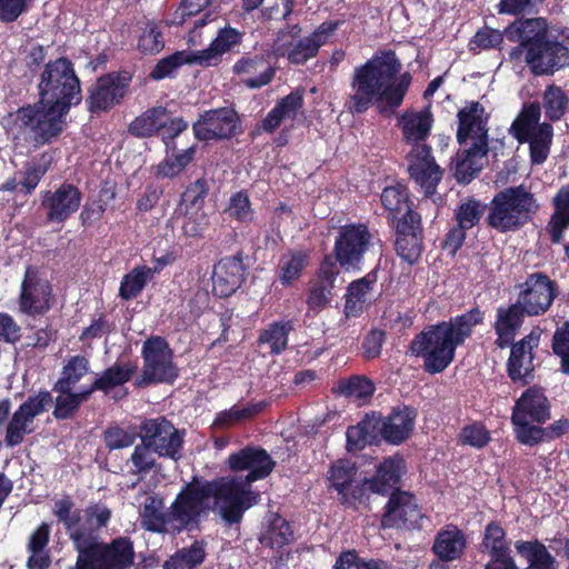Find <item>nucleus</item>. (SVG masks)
<instances>
[{
  "mask_svg": "<svg viewBox=\"0 0 569 569\" xmlns=\"http://www.w3.org/2000/svg\"><path fill=\"white\" fill-rule=\"evenodd\" d=\"M242 38L243 33L233 27L227 26L219 29L216 38L207 49L196 51L199 58V66L209 67L218 64L220 57L239 46L242 42Z\"/></svg>",
  "mask_w": 569,
  "mask_h": 569,
  "instance_id": "34",
  "label": "nucleus"
},
{
  "mask_svg": "<svg viewBox=\"0 0 569 569\" xmlns=\"http://www.w3.org/2000/svg\"><path fill=\"white\" fill-rule=\"evenodd\" d=\"M224 213L229 218L239 223H250L254 218V210L252 208L249 194L246 190H240L231 194Z\"/></svg>",
  "mask_w": 569,
  "mask_h": 569,
  "instance_id": "54",
  "label": "nucleus"
},
{
  "mask_svg": "<svg viewBox=\"0 0 569 569\" xmlns=\"http://www.w3.org/2000/svg\"><path fill=\"white\" fill-rule=\"evenodd\" d=\"M69 112L70 110H62L39 100L37 103L18 108L12 114L13 127L18 134H22L36 148L42 147L51 143L63 132Z\"/></svg>",
  "mask_w": 569,
  "mask_h": 569,
  "instance_id": "9",
  "label": "nucleus"
},
{
  "mask_svg": "<svg viewBox=\"0 0 569 569\" xmlns=\"http://www.w3.org/2000/svg\"><path fill=\"white\" fill-rule=\"evenodd\" d=\"M356 470L348 461L338 460L329 469L328 488H333L338 493H342L351 487Z\"/></svg>",
  "mask_w": 569,
  "mask_h": 569,
  "instance_id": "59",
  "label": "nucleus"
},
{
  "mask_svg": "<svg viewBox=\"0 0 569 569\" xmlns=\"http://www.w3.org/2000/svg\"><path fill=\"white\" fill-rule=\"evenodd\" d=\"M466 545L463 531L450 523L437 532L431 550L439 560L448 562L459 559L463 555Z\"/></svg>",
  "mask_w": 569,
  "mask_h": 569,
  "instance_id": "32",
  "label": "nucleus"
},
{
  "mask_svg": "<svg viewBox=\"0 0 569 569\" xmlns=\"http://www.w3.org/2000/svg\"><path fill=\"white\" fill-rule=\"evenodd\" d=\"M54 302L51 282L37 266H27L18 296L19 311L30 317L44 316Z\"/></svg>",
  "mask_w": 569,
  "mask_h": 569,
  "instance_id": "16",
  "label": "nucleus"
},
{
  "mask_svg": "<svg viewBox=\"0 0 569 569\" xmlns=\"http://www.w3.org/2000/svg\"><path fill=\"white\" fill-rule=\"evenodd\" d=\"M184 64H199V58L196 51H176L160 59L150 71L149 78L154 81L173 78L178 69Z\"/></svg>",
  "mask_w": 569,
  "mask_h": 569,
  "instance_id": "43",
  "label": "nucleus"
},
{
  "mask_svg": "<svg viewBox=\"0 0 569 569\" xmlns=\"http://www.w3.org/2000/svg\"><path fill=\"white\" fill-rule=\"evenodd\" d=\"M550 418L551 405L543 389L539 386L527 388L512 407L510 419L516 440L525 445L533 433L531 430L545 425Z\"/></svg>",
  "mask_w": 569,
  "mask_h": 569,
  "instance_id": "11",
  "label": "nucleus"
},
{
  "mask_svg": "<svg viewBox=\"0 0 569 569\" xmlns=\"http://www.w3.org/2000/svg\"><path fill=\"white\" fill-rule=\"evenodd\" d=\"M152 278V269L147 266L134 267L122 277L119 297L129 301L137 298Z\"/></svg>",
  "mask_w": 569,
  "mask_h": 569,
  "instance_id": "46",
  "label": "nucleus"
},
{
  "mask_svg": "<svg viewBox=\"0 0 569 569\" xmlns=\"http://www.w3.org/2000/svg\"><path fill=\"white\" fill-rule=\"evenodd\" d=\"M528 140L519 141L529 143V154L532 164H542L549 157L553 139V127L550 122H542L535 131L528 134Z\"/></svg>",
  "mask_w": 569,
  "mask_h": 569,
  "instance_id": "42",
  "label": "nucleus"
},
{
  "mask_svg": "<svg viewBox=\"0 0 569 569\" xmlns=\"http://www.w3.org/2000/svg\"><path fill=\"white\" fill-rule=\"evenodd\" d=\"M51 527L41 522L29 536L27 550L30 556L27 559L28 569H48L51 566V555L48 549Z\"/></svg>",
  "mask_w": 569,
  "mask_h": 569,
  "instance_id": "36",
  "label": "nucleus"
},
{
  "mask_svg": "<svg viewBox=\"0 0 569 569\" xmlns=\"http://www.w3.org/2000/svg\"><path fill=\"white\" fill-rule=\"evenodd\" d=\"M163 509L164 499L160 495H148L139 510L141 527L148 532L177 536L199 531L201 522L210 512L214 513V506H211L198 476L183 485L170 507L166 511Z\"/></svg>",
  "mask_w": 569,
  "mask_h": 569,
  "instance_id": "3",
  "label": "nucleus"
},
{
  "mask_svg": "<svg viewBox=\"0 0 569 569\" xmlns=\"http://www.w3.org/2000/svg\"><path fill=\"white\" fill-rule=\"evenodd\" d=\"M52 391L58 396L54 399L52 416L57 420L72 419L79 411L80 406L74 397L73 389L52 387Z\"/></svg>",
  "mask_w": 569,
  "mask_h": 569,
  "instance_id": "55",
  "label": "nucleus"
},
{
  "mask_svg": "<svg viewBox=\"0 0 569 569\" xmlns=\"http://www.w3.org/2000/svg\"><path fill=\"white\" fill-rule=\"evenodd\" d=\"M526 316L528 313L518 302L497 308L496 320L492 323L497 336L495 340L497 348L506 349L512 343L525 322Z\"/></svg>",
  "mask_w": 569,
  "mask_h": 569,
  "instance_id": "27",
  "label": "nucleus"
},
{
  "mask_svg": "<svg viewBox=\"0 0 569 569\" xmlns=\"http://www.w3.org/2000/svg\"><path fill=\"white\" fill-rule=\"evenodd\" d=\"M246 279L242 252L221 258L213 267L212 291L219 298L232 296Z\"/></svg>",
  "mask_w": 569,
  "mask_h": 569,
  "instance_id": "24",
  "label": "nucleus"
},
{
  "mask_svg": "<svg viewBox=\"0 0 569 569\" xmlns=\"http://www.w3.org/2000/svg\"><path fill=\"white\" fill-rule=\"evenodd\" d=\"M53 515L58 522L63 525L78 553L134 548L132 539L127 536L117 537L110 542L99 541L97 530L82 510L74 508V501L70 495H64L54 501Z\"/></svg>",
  "mask_w": 569,
  "mask_h": 569,
  "instance_id": "8",
  "label": "nucleus"
},
{
  "mask_svg": "<svg viewBox=\"0 0 569 569\" xmlns=\"http://www.w3.org/2000/svg\"><path fill=\"white\" fill-rule=\"evenodd\" d=\"M82 193L80 189L70 182L61 183L56 190L40 192V207L46 211L48 223H63L81 204Z\"/></svg>",
  "mask_w": 569,
  "mask_h": 569,
  "instance_id": "20",
  "label": "nucleus"
},
{
  "mask_svg": "<svg viewBox=\"0 0 569 569\" xmlns=\"http://www.w3.org/2000/svg\"><path fill=\"white\" fill-rule=\"evenodd\" d=\"M371 246L372 233L369 226L363 222H350L339 227L332 254L343 271H360Z\"/></svg>",
  "mask_w": 569,
  "mask_h": 569,
  "instance_id": "12",
  "label": "nucleus"
},
{
  "mask_svg": "<svg viewBox=\"0 0 569 569\" xmlns=\"http://www.w3.org/2000/svg\"><path fill=\"white\" fill-rule=\"evenodd\" d=\"M137 439L133 430L124 429L118 425L107 427L102 432V440L109 451L131 447Z\"/></svg>",
  "mask_w": 569,
  "mask_h": 569,
  "instance_id": "60",
  "label": "nucleus"
},
{
  "mask_svg": "<svg viewBox=\"0 0 569 569\" xmlns=\"http://www.w3.org/2000/svg\"><path fill=\"white\" fill-rule=\"evenodd\" d=\"M143 359L142 375L136 379L137 388H146L157 383H173L178 378V369L172 361V350L167 340L154 336L148 338L141 350Z\"/></svg>",
  "mask_w": 569,
  "mask_h": 569,
  "instance_id": "13",
  "label": "nucleus"
},
{
  "mask_svg": "<svg viewBox=\"0 0 569 569\" xmlns=\"http://www.w3.org/2000/svg\"><path fill=\"white\" fill-rule=\"evenodd\" d=\"M231 471H248L244 478L219 477L211 480L199 477V482L207 497L214 506L224 527L239 526L247 510L260 500L258 491L251 489V483L267 478L273 470L276 462L261 447L247 446L228 458Z\"/></svg>",
  "mask_w": 569,
  "mask_h": 569,
  "instance_id": "1",
  "label": "nucleus"
},
{
  "mask_svg": "<svg viewBox=\"0 0 569 569\" xmlns=\"http://www.w3.org/2000/svg\"><path fill=\"white\" fill-rule=\"evenodd\" d=\"M460 441L462 445L482 449L491 441V436L482 422L476 421L461 429Z\"/></svg>",
  "mask_w": 569,
  "mask_h": 569,
  "instance_id": "64",
  "label": "nucleus"
},
{
  "mask_svg": "<svg viewBox=\"0 0 569 569\" xmlns=\"http://www.w3.org/2000/svg\"><path fill=\"white\" fill-rule=\"evenodd\" d=\"M408 172L427 197L436 193L438 183L442 179L443 171L437 164L430 146H418L408 154Z\"/></svg>",
  "mask_w": 569,
  "mask_h": 569,
  "instance_id": "23",
  "label": "nucleus"
},
{
  "mask_svg": "<svg viewBox=\"0 0 569 569\" xmlns=\"http://www.w3.org/2000/svg\"><path fill=\"white\" fill-rule=\"evenodd\" d=\"M138 370L137 362H114L94 378L99 391L109 395L114 388L129 382Z\"/></svg>",
  "mask_w": 569,
  "mask_h": 569,
  "instance_id": "37",
  "label": "nucleus"
},
{
  "mask_svg": "<svg viewBox=\"0 0 569 569\" xmlns=\"http://www.w3.org/2000/svg\"><path fill=\"white\" fill-rule=\"evenodd\" d=\"M518 303L528 316H541L549 310L558 295V286L543 272L529 274L526 281L519 284Z\"/></svg>",
  "mask_w": 569,
  "mask_h": 569,
  "instance_id": "19",
  "label": "nucleus"
},
{
  "mask_svg": "<svg viewBox=\"0 0 569 569\" xmlns=\"http://www.w3.org/2000/svg\"><path fill=\"white\" fill-rule=\"evenodd\" d=\"M489 119L479 101H470L457 112V142L467 147L458 150L451 161L459 182H470L481 170L478 160L489 153Z\"/></svg>",
  "mask_w": 569,
  "mask_h": 569,
  "instance_id": "6",
  "label": "nucleus"
},
{
  "mask_svg": "<svg viewBox=\"0 0 569 569\" xmlns=\"http://www.w3.org/2000/svg\"><path fill=\"white\" fill-rule=\"evenodd\" d=\"M89 370L90 362L87 357L82 355L71 356L63 365L61 375L52 387L73 389Z\"/></svg>",
  "mask_w": 569,
  "mask_h": 569,
  "instance_id": "48",
  "label": "nucleus"
},
{
  "mask_svg": "<svg viewBox=\"0 0 569 569\" xmlns=\"http://www.w3.org/2000/svg\"><path fill=\"white\" fill-rule=\"evenodd\" d=\"M485 315V311L476 306L448 320L427 326L410 341L411 355L422 359L425 372H443L453 362L457 349L472 336L477 326L483 323Z\"/></svg>",
  "mask_w": 569,
  "mask_h": 569,
  "instance_id": "4",
  "label": "nucleus"
},
{
  "mask_svg": "<svg viewBox=\"0 0 569 569\" xmlns=\"http://www.w3.org/2000/svg\"><path fill=\"white\" fill-rule=\"evenodd\" d=\"M33 423L18 409L13 412L6 429L4 442L7 447L13 448L21 445L27 433H31L33 429L30 427Z\"/></svg>",
  "mask_w": 569,
  "mask_h": 569,
  "instance_id": "56",
  "label": "nucleus"
},
{
  "mask_svg": "<svg viewBox=\"0 0 569 569\" xmlns=\"http://www.w3.org/2000/svg\"><path fill=\"white\" fill-rule=\"evenodd\" d=\"M533 433L525 442V446H536L541 442L551 441L561 438L569 432V418H561L547 427L540 425L537 429L531 430Z\"/></svg>",
  "mask_w": 569,
  "mask_h": 569,
  "instance_id": "58",
  "label": "nucleus"
},
{
  "mask_svg": "<svg viewBox=\"0 0 569 569\" xmlns=\"http://www.w3.org/2000/svg\"><path fill=\"white\" fill-rule=\"evenodd\" d=\"M515 547L517 552L525 557L528 562V567L525 569H557L556 558L541 541L519 540Z\"/></svg>",
  "mask_w": 569,
  "mask_h": 569,
  "instance_id": "41",
  "label": "nucleus"
},
{
  "mask_svg": "<svg viewBox=\"0 0 569 569\" xmlns=\"http://www.w3.org/2000/svg\"><path fill=\"white\" fill-rule=\"evenodd\" d=\"M295 330L293 319H281L268 323L260 329L256 343L267 348L270 356H279L289 347V335Z\"/></svg>",
  "mask_w": 569,
  "mask_h": 569,
  "instance_id": "33",
  "label": "nucleus"
},
{
  "mask_svg": "<svg viewBox=\"0 0 569 569\" xmlns=\"http://www.w3.org/2000/svg\"><path fill=\"white\" fill-rule=\"evenodd\" d=\"M340 388L346 397L363 401L370 400L376 391L373 381L366 376H352Z\"/></svg>",
  "mask_w": 569,
  "mask_h": 569,
  "instance_id": "61",
  "label": "nucleus"
},
{
  "mask_svg": "<svg viewBox=\"0 0 569 569\" xmlns=\"http://www.w3.org/2000/svg\"><path fill=\"white\" fill-rule=\"evenodd\" d=\"M506 38L516 42L509 52L511 62H525L533 76H552L569 66V48L549 34L546 18H521L505 29Z\"/></svg>",
  "mask_w": 569,
  "mask_h": 569,
  "instance_id": "5",
  "label": "nucleus"
},
{
  "mask_svg": "<svg viewBox=\"0 0 569 569\" xmlns=\"http://www.w3.org/2000/svg\"><path fill=\"white\" fill-rule=\"evenodd\" d=\"M196 153V147H189L188 149L174 154H168L157 167V176L160 178H174L182 172L186 167L193 160Z\"/></svg>",
  "mask_w": 569,
  "mask_h": 569,
  "instance_id": "53",
  "label": "nucleus"
},
{
  "mask_svg": "<svg viewBox=\"0 0 569 569\" xmlns=\"http://www.w3.org/2000/svg\"><path fill=\"white\" fill-rule=\"evenodd\" d=\"M390 226L396 231L395 249L397 254L411 266L417 263L423 249L421 214L417 211H408L397 223Z\"/></svg>",
  "mask_w": 569,
  "mask_h": 569,
  "instance_id": "21",
  "label": "nucleus"
},
{
  "mask_svg": "<svg viewBox=\"0 0 569 569\" xmlns=\"http://www.w3.org/2000/svg\"><path fill=\"white\" fill-rule=\"evenodd\" d=\"M206 559L202 541L196 540L190 547L182 548L163 563V569H196Z\"/></svg>",
  "mask_w": 569,
  "mask_h": 569,
  "instance_id": "45",
  "label": "nucleus"
},
{
  "mask_svg": "<svg viewBox=\"0 0 569 569\" xmlns=\"http://www.w3.org/2000/svg\"><path fill=\"white\" fill-rule=\"evenodd\" d=\"M433 121V116L428 108L418 112H405L400 117L402 138L411 144V149H416L418 146H428L425 141L430 136Z\"/></svg>",
  "mask_w": 569,
  "mask_h": 569,
  "instance_id": "31",
  "label": "nucleus"
},
{
  "mask_svg": "<svg viewBox=\"0 0 569 569\" xmlns=\"http://www.w3.org/2000/svg\"><path fill=\"white\" fill-rule=\"evenodd\" d=\"M209 182L206 178H199L189 183L180 197V206L186 207V211L199 210L204 206L206 198L209 194Z\"/></svg>",
  "mask_w": 569,
  "mask_h": 569,
  "instance_id": "57",
  "label": "nucleus"
},
{
  "mask_svg": "<svg viewBox=\"0 0 569 569\" xmlns=\"http://www.w3.org/2000/svg\"><path fill=\"white\" fill-rule=\"evenodd\" d=\"M417 415V409L411 406L393 407L388 416H383L385 442L399 446L407 441L413 431Z\"/></svg>",
  "mask_w": 569,
  "mask_h": 569,
  "instance_id": "28",
  "label": "nucleus"
},
{
  "mask_svg": "<svg viewBox=\"0 0 569 569\" xmlns=\"http://www.w3.org/2000/svg\"><path fill=\"white\" fill-rule=\"evenodd\" d=\"M481 551L488 555L511 552L509 542L507 541V532L497 520H492L485 527L482 541L480 543Z\"/></svg>",
  "mask_w": 569,
  "mask_h": 569,
  "instance_id": "50",
  "label": "nucleus"
},
{
  "mask_svg": "<svg viewBox=\"0 0 569 569\" xmlns=\"http://www.w3.org/2000/svg\"><path fill=\"white\" fill-rule=\"evenodd\" d=\"M269 406V402L261 400L258 402H248L243 407L238 405L232 406L230 409L218 412L214 417L212 426L220 429H227L231 426L252 420Z\"/></svg>",
  "mask_w": 569,
  "mask_h": 569,
  "instance_id": "39",
  "label": "nucleus"
},
{
  "mask_svg": "<svg viewBox=\"0 0 569 569\" xmlns=\"http://www.w3.org/2000/svg\"><path fill=\"white\" fill-rule=\"evenodd\" d=\"M423 513L413 493L393 490L383 508L381 527L383 529L412 530L422 527Z\"/></svg>",
  "mask_w": 569,
  "mask_h": 569,
  "instance_id": "18",
  "label": "nucleus"
},
{
  "mask_svg": "<svg viewBox=\"0 0 569 569\" xmlns=\"http://www.w3.org/2000/svg\"><path fill=\"white\" fill-rule=\"evenodd\" d=\"M169 113L163 106L148 108L137 116L128 126V132L136 138H150L160 133L161 121Z\"/></svg>",
  "mask_w": 569,
  "mask_h": 569,
  "instance_id": "38",
  "label": "nucleus"
},
{
  "mask_svg": "<svg viewBox=\"0 0 569 569\" xmlns=\"http://www.w3.org/2000/svg\"><path fill=\"white\" fill-rule=\"evenodd\" d=\"M538 210L535 194L523 184L507 187L491 199L486 223L500 233L518 231L532 220Z\"/></svg>",
  "mask_w": 569,
  "mask_h": 569,
  "instance_id": "7",
  "label": "nucleus"
},
{
  "mask_svg": "<svg viewBox=\"0 0 569 569\" xmlns=\"http://www.w3.org/2000/svg\"><path fill=\"white\" fill-rule=\"evenodd\" d=\"M128 70L111 71L97 78L88 88L87 110L92 114L107 113L128 96L132 82Z\"/></svg>",
  "mask_w": 569,
  "mask_h": 569,
  "instance_id": "14",
  "label": "nucleus"
},
{
  "mask_svg": "<svg viewBox=\"0 0 569 569\" xmlns=\"http://www.w3.org/2000/svg\"><path fill=\"white\" fill-rule=\"evenodd\" d=\"M541 107L539 102L525 103L517 118L511 123L510 132L517 141L528 140V134L541 123Z\"/></svg>",
  "mask_w": 569,
  "mask_h": 569,
  "instance_id": "44",
  "label": "nucleus"
},
{
  "mask_svg": "<svg viewBox=\"0 0 569 569\" xmlns=\"http://www.w3.org/2000/svg\"><path fill=\"white\" fill-rule=\"evenodd\" d=\"M51 166V157L47 153L41 154L39 160L31 161L24 166L22 178L19 182L21 192L31 194L41 179L46 176Z\"/></svg>",
  "mask_w": 569,
  "mask_h": 569,
  "instance_id": "51",
  "label": "nucleus"
},
{
  "mask_svg": "<svg viewBox=\"0 0 569 569\" xmlns=\"http://www.w3.org/2000/svg\"><path fill=\"white\" fill-rule=\"evenodd\" d=\"M293 539L291 525L280 517L276 518L266 532L261 536L260 542L272 549H281Z\"/></svg>",
  "mask_w": 569,
  "mask_h": 569,
  "instance_id": "52",
  "label": "nucleus"
},
{
  "mask_svg": "<svg viewBox=\"0 0 569 569\" xmlns=\"http://www.w3.org/2000/svg\"><path fill=\"white\" fill-rule=\"evenodd\" d=\"M540 335L531 331L519 341L508 347L510 355L507 360V375L515 383L529 385L533 380V349L539 345Z\"/></svg>",
  "mask_w": 569,
  "mask_h": 569,
  "instance_id": "22",
  "label": "nucleus"
},
{
  "mask_svg": "<svg viewBox=\"0 0 569 569\" xmlns=\"http://www.w3.org/2000/svg\"><path fill=\"white\" fill-rule=\"evenodd\" d=\"M164 48L161 28L156 22H148L138 40V50L142 54H157Z\"/></svg>",
  "mask_w": 569,
  "mask_h": 569,
  "instance_id": "62",
  "label": "nucleus"
},
{
  "mask_svg": "<svg viewBox=\"0 0 569 569\" xmlns=\"http://www.w3.org/2000/svg\"><path fill=\"white\" fill-rule=\"evenodd\" d=\"M38 90L39 100L62 110H71L82 101L80 79L73 62L67 57H59L44 64Z\"/></svg>",
  "mask_w": 569,
  "mask_h": 569,
  "instance_id": "10",
  "label": "nucleus"
},
{
  "mask_svg": "<svg viewBox=\"0 0 569 569\" xmlns=\"http://www.w3.org/2000/svg\"><path fill=\"white\" fill-rule=\"evenodd\" d=\"M152 448L148 447L146 442L137 445L130 456V461L133 466L132 475L142 476L152 471L157 465L153 457Z\"/></svg>",
  "mask_w": 569,
  "mask_h": 569,
  "instance_id": "63",
  "label": "nucleus"
},
{
  "mask_svg": "<svg viewBox=\"0 0 569 569\" xmlns=\"http://www.w3.org/2000/svg\"><path fill=\"white\" fill-rule=\"evenodd\" d=\"M134 548L110 551L78 553L73 567L69 569H130L134 563Z\"/></svg>",
  "mask_w": 569,
  "mask_h": 569,
  "instance_id": "26",
  "label": "nucleus"
},
{
  "mask_svg": "<svg viewBox=\"0 0 569 569\" xmlns=\"http://www.w3.org/2000/svg\"><path fill=\"white\" fill-rule=\"evenodd\" d=\"M401 69L402 63L395 50L375 52L353 69L347 109L352 114H362L376 104L380 113L395 112L403 103L412 82L411 73H400Z\"/></svg>",
  "mask_w": 569,
  "mask_h": 569,
  "instance_id": "2",
  "label": "nucleus"
},
{
  "mask_svg": "<svg viewBox=\"0 0 569 569\" xmlns=\"http://www.w3.org/2000/svg\"><path fill=\"white\" fill-rule=\"evenodd\" d=\"M552 213L545 232L552 244H560L569 229V182L561 186L551 198Z\"/></svg>",
  "mask_w": 569,
  "mask_h": 569,
  "instance_id": "29",
  "label": "nucleus"
},
{
  "mask_svg": "<svg viewBox=\"0 0 569 569\" xmlns=\"http://www.w3.org/2000/svg\"><path fill=\"white\" fill-rule=\"evenodd\" d=\"M192 130L199 141L230 140L241 133V119L230 107L210 109L199 114Z\"/></svg>",
  "mask_w": 569,
  "mask_h": 569,
  "instance_id": "17",
  "label": "nucleus"
},
{
  "mask_svg": "<svg viewBox=\"0 0 569 569\" xmlns=\"http://www.w3.org/2000/svg\"><path fill=\"white\" fill-rule=\"evenodd\" d=\"M405 460L400 457H388L377 467L375 476L367 481L370 491L379 495H389L399 488L405 473Z\"/></svg>",
  "mask_w": 569,
  "mask_h": 569,
  "instance_id": "30",
  "label": "nucleus"
},
{
  "mask_svg": "<svg viewBox=\"0 0 569 569\" xmlns=\"http://www.w3.org/2000/svg\"><path fill=\"white\" fill-rule=\"evenodd\" d=\"M542 101L545 116L549 121L557 122L567 113L569 98L561 87L556 84L547 86Z\"/></svg>",
  "mask_w": 569,
  "mask_h": 569,
  "instance_id": "47",
  "label": "nucleus"
},
{
  "mask_svg": "<svg viewBox=\"0 0 569 569\" xmlns=\"http://www.w3.org/2000/svg\"><path fill=\"white\" fill-rule=\"evenodd\" d=\"M487 209V204L480 200L469 197L460 202L453 211L455 223L466 230L478 226Z\"/></svg>",
  "mask_w": 569,
  "mask_h": 569,
  "instance_id": "49",
  "label": "nucleus"
},
{
  "mask_svg": "<svg viewBox=\"0 0 569 569\" xmlns=\"http://www.w3.org/2000/svg\"><path fill=\"white\" fill-rule=\"evenodd\" d=\"M380 201L383 209L387 211V221L389 224H395L408 211H413L411 208L410 191L407 184L396 182L395 184L387 186L382 189Z\"/></svg>",
  "mask_w": 569,
  "mask_h": 569,
  "instance_id": "35",
  "label": "nucleus"
},
{
  "mask_svg": "<svg viewBox=\"0 0 569 569\" xmlns=\"http://www.w3.org/2000/svg\"><path fill=\"white\" fill-rule=\"evenodd\" d=\"M309 260L310 253L307 250L291 249L282 254L278 264L280 283L283 287H289L300 279Z\"/></svg>",
  "mask_w": 569,
  "mask_h": 569,
  "instance_id": "40",
  "label": "nucleus"
},
{
  "mask_svg": "<svg viewBox=\"0 0 569 569\" xmlns=\"http://www.w3.org/2000/svg\"><path fill=\"white\" fill-rule=\"evenodd\" d=\"M232 72L247 88L260 89L273 80L276 68L262 53H244L232 66Z\"/></svg>",
  "mask_w": 569,
  "mask_h": 569,
  "instance_id": "25",
  "label": "nucleus"
},
{
  "mask_svg": "<svg viewBox=\"0 0 569 569\" xmlns=\"http://www.w3.org/2000/svg\"><path fill=\"white\" fill-rule=\"evenodd\" d=\"M140 438L159 457L178 461L184 443V430H179L166 417L144 419L140 423Z\"/></svg>",
  "mask_w": 569,
  "mask_h": 569,
  "instance_id": "15",
  "label": "nucleus"
}]
</instances>
